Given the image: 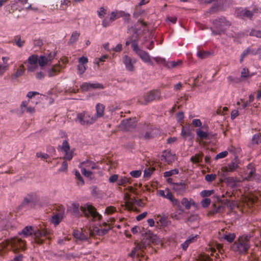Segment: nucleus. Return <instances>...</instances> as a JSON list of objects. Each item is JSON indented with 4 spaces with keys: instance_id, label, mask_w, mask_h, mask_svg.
Masks as SVG:
<instances>
[{
    "instance_id": "1",
    "label": "nucleus",
    "mask_w": 261,
    "mask_h": 261,
    "mask_svg": "<svg viewBox=\"0 0 261 261\" xmlns=\"http://www.w3.org/2000/svg\"><path fill=\"white\" fill-rule=\"evenodd\" d=\"M72 213L76 217L82 216L83 214L86 217L91 216L93 218L100 220L101 218L96 210V208L91 204H86L84 206H80L79 203L72 204Z\"/></svg>"
},
{
    "instance_id": "2",
    "label": "nucleus",
    "mask_w": 261,
    "mask_h": 261,
    "mask_svg": "<svg viewBox=\"0 0 261 261\" xmlns=\"http://www.w3.org/2000/svg\"><path fill=\"white\" fill-rule=\"evenodd\" d=\"M10 246L11 249L14 252H16L19 250H24L25 249V244L24 241L18 237L11 238L10 240H7L3 242L0 244V254L3 255L6 252L7 247Z\"/></svg>"
},
{
    "instance_id": "3",
    "label": "nucleus",
    "mask_w": 261,
    "mask_h": 261,
    "mask_svg": "<svg viewBox=\"0 0 261 261\" xmlns=\"http://www.w3.org/2000/svg\"><path fill=\"white\" fill-rule=\"evenodd\" d=\"M250 234L240 236L232 245L231 248L240 254L246 253L250 248Z\"/></svg>"
},
{
    "instance_id": "4",
    "label": "nucleus",
    "mask_w": 261,
    "mask_h": 261,
    "mask_svg": "<svg viewBox=\"0 0 261 261\" xmlns=\"http://www.w3.org/2000/svg\"><path fill=\"white\" fill-rule=\"evenodd\" d=\"M75 121L83 126H88L93 124L95 121V117L87 111L77 114Z\"/></svg>"
},
{
    "instance_id": "5",
    "label": "nucleus",
    "mask_w": 261,
    "mask_h": 261,
    "mask_svg": "<svg viewBox=\"0 0 261 261\" xmlns=\"http://www.w3.org/2000/svg\"><path fill=\"white\" fill-rule=\"evenodd\" d=\"M142 134L140 137L148 140L156 136L159 133V130L153 126L144 124L142 127Z\"/></svg>"
},
{
    "instance_id": "6",
    "label": "nucleus",
    "mask_w": 261,
    "mask_h": 261,
    "mask_svg": "<svg viewBox=\"0 0 261 261\" xmlns=\"http://www.w3.org/2000/svg\"><path fill=\"white\" fill-rule=\"evenodd\" d=\"M161 98L160 92L158 90H152L147 93L144 96L143 100H139L142 105H147L154 100H160Z\"/></svg>"
},
{
    "instance_id": "7",
    "label": "nucleus",
    "mask_w": 261,
    "mask_h": 261,
    "mask_svg": "<svg viewBox=\"0 0 261 261\" xmlns=\"http://www.w3.org/2000/svg\"><path fill=\"white\" fill-rule=\"evenodd\" d=\"M260 13L261 8L255 7L253 8L252 11H250L247 8H245L240 10L239 12V15L242 19L247 18L249 19H252L254 14H258Z\"/></svg>"
},
{
    "instance_id": "8",
    "label": "nucleus",
    "mask_w": 261,
    "mask_h": 261,
    "mask_svg": "<svg viewBox=\"0 0 261 261\" xmlns=\"http://www.w3.org/2000/svg\"><path fill=\"white\" fill-rule=\"evenodd\" d=\"M136 125V118H129L122 121L120 127L124 130L128 131L135 127Z\"/></svg>"
},
{
    "instance_id": "9",
    "label": "nucleus",
    "mask_w": 261,
    "mask_h": 261,
    "mask_svg": "<svg viewBox=\"0 0 261 261\" xmlns=\"http://www.w3.org/2000/svg\"><path fill=\"white\" fill-rule=\"evenodd\" d=\"M213 23L215 25V27L218 29H219L221 31L224 30L225 27H228L230 25V22L226 20L224 17L216 19L213 21Z\"/></svg>"
},
{
    "instance_id": "10",
    "label": "nucleus",
    "mask_w": 261,
    "mask_h": 261,
    "mask_svg": "<svg viewBox=\"0 0 261 261\" xmlns=\"http://www.w3.org/2000/svg\"><path fill=\"white\" fill-rule=\"evenodd\" d=\"M172 189L178 195H182L186 191L187 185L184 182L172 183Z\"/></svg>"
},
{
    "instance_id": "11",
    "label": "nucleus",
    "mask_w": 261,
    "mask_h": 261,
    "mask_svg": "<svg viewBox=\"0 0 261 261\" xmlns=\"http://www.w3.org/2000/svg\"><path fill=\"white\" fill-rule=\"evenodd\" d=\"M257 198L254 195L245 197L243 199L244 209H246V208H251L253 207L255 203L257 202Z\"/></svg>"
},
{
    "instance_id": "12",
    "label": "nucleus",
    "mask_w": 261,
    "mask_h": 261,
    "mask_svg": "<svg viewBox=\"0 0 261 261\" xmlns=\"http://www.w3.org/2000/svg\"><path fill=\"white\" fill-rule=\"evenodd\" d=\"M123 62L127 70L133 71L135 70L134 64L136 62V59H133L128 56L125 55L123 57Z\"/></svg>"
},
{
    "instance_id": "13",
    "label": "nucleus",
    "mask_w": 261,
    "mask_h": 261,
    "mask_svg": "<svg viewBox=\"0 0 261 261\" xmlns=\"http://www.w3.org/2000/svg\"><path fill=\"white\" fill-rule=\"evenodd\" d=\"M48 233V232L46 229L34 230L33 234L35 242L39 244H42L43 242V240L41 239V238L47 236Z\"/></svg>"
},
{
    "instance_id": "14",
    "label": "nucleus",
    "mask_w": 261,
    "mask_h": 261,
    "mask_svg": "<svg viewBox=\"0 0 261 261\" xmlns=\"http://www.w3.org/2000/svg\"><path fill=\"white\" fill-rule=\"evenodd\" d=\"M56 54L55 53L49 54L47 56H41L38 59V64L41 67H43L51 62L54 58Z\"/></svg>"
},
{
    "instance_id": "15",
    "label": "nucleus",
    "mask_w": 261,
    "mask_h": 261,
    "mask_svg": "<svg viewBox=\"0 0 261 261\" xmlns=\"http://www.w3.org/2000/svg\"><path fill=\"white\" fill-rule=\"evenodd\" d=\"M61 150L64 152L65 156L64 159L67 160H70L72 159V152H70V146L67 141L65 140L62 143Z\"/></svg>"
},
{
    "instance_id": "16",
    "label": "nucleus",
    "mask_w": 261,
    "mask_h": 261,
    "mask_svg": "<svg viewBox=\"0 0 261 261\" xmlns=\"http://www.w3.org/2000/svg\"><path fill=\"white\" fill-rule=\"evenodd\" d=\"M162 157L168 164H170V163L174 162L175 159V154H172L171 150H165L163 152Z\"/></svg>"
},
{
    "instance_id": "17",
    "label": "nucleus",
    "mask_w": 261,
    "mask_h": 261,
    "mask_svg": "<svg viewBox=\"0 0 261 261\" xmlns=\"http://www.w3.org/2000/svg\"><path fill=\"white\" fill-rule=\"evenodd\" d=\"M37 200V197L35 194H28L24 198L22 203L23 205L33 204Z\"/></svg>"
},
{
    "instance_id": "18",
    "label": "nucleus",
    "mask_w": 261,
    "mask_h": 261,
    "mask_svg": "<svg viewBox=\"0 0 261 261\" xmlns=\"http://www.w3.org/2000/svg\"><path fill=\"white\" fill-rule=\"evenodd\" d=\"M213 208L208 212L207 215L208 216H213L217 213H222L224 211L225 207L222 205H219L217 206L216 204H213Z\"/></svg>"
},
{
    "instance_id": "19",
    "label": "nucleus",
    "mask_w": 261,
    "mask_h": 261,
    "mask_svg": "<svg viewBox=\"0 0 261 261\" xmlns=\"http://www.w3.org/2000/svg\"><path fill=\"white\" fill-rule=\"evenodd\" d=\"M105 106L103 105L101 103H98L96 106V113L94 116L95 117V120L96 121L97 119L99 118H101L104 116L105 114Z\"/></svg>"
},
{
    "instance_id": "20",
    "label": "nucleus",
    "mask_w": 261,
    "mask_h": 261,
    "mask_svg": "<svg viewBox=\"0 0 261 261\" xmlns=\"http://www.w3.org/2000/svg\"><path fill=\"white\" fill-rule=\"evenodd\" d=\"M137 55L141 59V60L146 63H150L152 65L153 63L151 61L150 57L148 53L143 50H139Z\"/></svg>"
},
{
    "instance_id": "21",
    "label": "nucleus",
    "mask_w": 261,
    "mask_h": 261,
    "mask_svg": "<svg viewBox=\"0 0 261 261\" xmlns=\"http://www.w3.org/2000/svg\"><path fill=\"white\" fill-rule=\"evenodd\" d=\"M239 166L238 163L236 162H231L228 164L226 166L222 167L221 170L223 172H232L235 171Z\"/></svg>"
},
{
    "instance_id": "22",
    "label": "nucleus",
    "mask_w": 261,
    "mask_h": 261,
    "mask_svg": "<svg viewBox=\"0 0 261 261\" xmlns=\"http://www.w3.org/2000/svg\"><path fill=\"white\" fill-rule=\"evenodd\" d=\"M138 252L137 256L138 257H143V251L146 248V245L145 243L143 242H141L137 244L136 246L134 248Z\"/></svg>"
},
{
    "instance_id": "23",
    "label": "nucleus",
    "mask_w": 261,
    "mask_h": 261,
    "mask_svg": "<svg viewBox=\"0 0 261 261\" xmlns=\"http://www.w3.org/2000/svg\"><path fill=\"white\" fill-rule=\"evenodd\" d=\"M132 182V179L130 177H127L123 176L120 177L118 178L117 185L119 186H125L127 184H130Z\"/></svg>"
},
{
    "instance_id": "24",
    "label": "nucleus",
    "mask_w": 261,
    "mask_h": 261,
    "mask_svg": "<svg viewBox=\"0 0 261 261\" xmlns=\"http://www.w3.org/2000/svg\"><path fill=\"white\" fill-rule=\"evenodd\" d=\"M34 230L33 227L27 226L25 227L22 230L21 232L19 233V234H22L24 237H27L33 234Z\"/></svg>"
},
{
    "instance_id": "25",
    "label": "nucleus",
    "mask_w": 261,
    "mask_h": 261,
    "mask_svg": "<svg viewBox=\"0 0 261 261\" xmlns=\"http://www.w3.org/2000/svg\"><path fill=\"white\" fill-rule=\"evenodd\" d=\"M181 203L185 206V208L187 210L190 209L191 205H195V203L192 199L188 200V198L185 197L181 199Z\"/></svg>"
},
{
    "instance_id": "26",
    "label": "nucleus",
    "mask_w": 261,
    "mask_h": 261,
    "mask_svg": "<svg viewBox=\"0 0 261 261\" xmlns=\"http://www.w3.org/2000/svg\"><path fill=\"white\" fill-rule=\"evenodd\" d=\"M28 104H29V102L27 101H23L21 102V105H20V108L22 110V113L24 112L23 108H26V111L27 112L31 113V114L34 113L35 111V108L33 107H27V106L28 105Z\"/></svg>"
},
{
    "instance_id": "27",
    "label": "nucleus",
    "mask_w": 261,
    "mask_h": 261,
    "mask_svg": "<svg viewBox=\"0 0 261 261\" xmlns=\"http://www.w3.org/2000/svg\"><path fill=\"white\" fill-rule=\"evenodd\" d=\"M203 154L202 152L196 154L191 157L190 161L194 164H197L201 162L202 160Z\"/></svg>"
},
{
    "instance_id": "28",
    "label": "nucleus",
    "mask_w": 261,
    "mask_h": 261,
    "mask_svg": "<svg viewBox=\"0 0 261 261\" xmlns=\"http://www.w3.org/2000/svg\"><path fill=\"white\" fill-rule=\"evenodd\" d=\"M181 135L185 140L188 137L191 136V132L189 126H183L181 130Z\"/></svg>"
},
{
    "instance_id": "29",
    "label": "nucleus",
    "mask_w": 261,
    "mask_h": 261,
    "mask_svg": "<svg viewBox=\"0 0 261 261\" xmlns=\"http://www.w3.org/2000/svg\"><path fill=\"white\" fill-rule=\"evenodd\" d=\"M60 72V66L58 65H54L48 70V76L52 77L56 75Z\"/></svg>"
},
{
    "instance_id": "30",
    "label": "nucleus",
    "mask_w": 261,
    "mask_h": 261,
    "mask_svg": "<svg viewBox=\"0 0 261 261\" xmlns=\"http://www.w3.org/2000/svg\"><path fill=\"white\" fill-rule=\"evenodd\" d=\"M182 63L181 60L171 61L166 63L165 65L168 68H173L180 66Z\"/></svg>"
},
{
    "instance_id": "31",
    "label": "nucleus",
    "mask_w": 261,
    "mask_h": 261,
    "mask_svg": "<svg viewBox=\"0 0 261 261\" xmlns=\"http://www.w3.org/2000/svg\"><path fill=\"white\" fill-rule=\"evenodd\" d=\"M231 194L230 193H228V192H226L225 193V195L223 194L221 196V197L218 198V201L219 202L221 203L222 204H224L225 205H228V204L230 202V200L226 199H222V198H224L225 197H231Z\"/></svg>"
},
{
    "instance_id": "32",
    "label": "nucleus",
    "mask_w": 261,
    "mask_h": 261,
    "mask_svg": "<svg viewBox=\"0 0 261 261\" xmlns=\"http://www.w3.org/2000/svg\"><path fill=\"white\" fill-rule=\"evenodd\" d=\"M122 14H123V11H121L112 12L110 17V21L113 22L115 20L117 19L120 17H122Z\"/></svg>"
},
{
    "instance_id": "33",
    "label": "nucleus",
    "mask_w": 261,
    "mask_h": 261,
    "mask_svg": "<svg viewBox=\"0 0 261 261\" xmlns=\"http://www.w3.org/2000/svg\"><path fill=\"white\" fill-rule=\"evenodd\" d=\"M173 206L175 207L177 210L180 211L181 213L184 212V210L180 204V201L174 197L170 200Z\"/></svg>"
},
{
    "instance_id": "34",
    "label": "nucleus",
    "mask_w": 261,
    "mask_h": 261,
    "mask_svg": "<svg viewBox=\"0 0 261 261\" xmlns=\"http://www.w3.org/2000/svg\"><path fill=\"white\" fill-rule=\"evenodd\" d=\"M223 240H226L229 243H232L236 238V234L234 233H229L228 234H221Z\"/></svg>"
},
{
    "instance_id": "35",
    "label": "nucleus",
    "mask_w": 261,
    "mask_h": 261,
    "mask_svg": "<svg viewBox=\"0 0 261 261\" xmlns=\"http://www.w3.org/2000/svg\"><path fill=\"white\" fill-rule=\"evenodd\" d=\"M245 35V33L243 32H234L231 34V37L233 38L234 41L238 42L240 39L243 38Z\"/></svg>"
},
{
    "instance_id": "36",
    "label": "nucleus",
    "mask_w": 261,
    "mask_h": 261,
    "mask_svg": "<svg viewBox=\"0 0 261 261\" xmlns=\"http://www.w3.org/2000/svg\"><path fill=\"white\" fill-rule=\"evenodd\" d=\"M38 56L36 55H32L28 58V62L30 65L37 67V63L38 62Z\"/></svg>"
},
{
    "instance_id": "37",
    "label": "nucleus",
    "mask_w": 261,
    "mask_h": 261,
    "mask_svg": "<svg viewBox=\"0 0 261 261\" xmlns=\"http://www.w3.org/2000/svg\"><path fill=\"white\" fill-rule=\"evenodd\" d=\"M24 72V66L23 64H21L19 67L17 69L16 72L12 75L13 78H17L22 75Z\"/></svg>"
},
{
    "instance_id": "38",
    "label": "nucleus",
    "mask_w": 261,
    "mask_h": 261,
    "mask_svg": "<svg viewBox=\"0 0 261 261\" xmlns=\"http://www.w3.org/2000/svg\"><path fill=\"white\" fill-rule=\"evenodd\" d=\"M248 177L249 178L253 176L255 173V169L252 164H249L247 166Z\"/></svg>"
},
{
    "instance_id": "39",
    "label": "nucleus",
    "mask_w": 261,
    "mask_h": 261,
    "mask_svg": "<svg viewBox=\"0 0 261 261\" xmlns=\"http://www.w3.org/2000/svg\"><path fill=\"white\" fill-rule=\"evenodd\" d=\"M62 219V216L59 214H57L53 216L51 222L55 225H58Z\"/></svg>"
},
{
    "instance_id": "40",
    "label": "nucleus",
    "mask_w": 261,
    "mask_h": 261,
    "mask_svg": "<svg viewBox=\"0 0 261 261\" xmlns=\"http://www.w3.org/2000/svg\"><path fill=\"white\" fill-rule=\"evenodd\" d=\"M81 164L82 165H85L84 168H85L86 169V168H90L91 169H94L96 168L95 164L91 161H86L82 162Z\"/></svg>"
},
{
    "instance_id": "41",
    "label": "nucleus",
    "mask_w": 261,
    "mask_h": 261,
    "mask_svg": "<svg viewBox=\"0 0 261 261\" xmlns=\"http://www.w3.org/2000/svg\"><path fill=\"white\" fill-rule=\"evenodd\" d=\"M80 34L76 31L74 32L70 38L69 41V43H73L76 41L80 36Z\"/></svg>"
},
{
    "instance_id": "42",
    "label": "nucleus",
    "mask_w": 261,
    "mask_h": 261,
    "mask_svg": "<svg viewBox=\"0 0 261 261\" xmlns=\"http://www.w3.org/2000/svg\"><path fill=\"white\" fill-rule=\"evenodd\" d=\"M197 135L201 140L205 139L207 138L208 135L206 132L199 129L197 130Z\"/></svg>"
},
{
    "instance_id": "43",
    "label": "nucleus",
    "mask_w": 261,
    "mask_h": 261,
    "mask_svg": "<svg viewBox=\"0 0 261 261\" xmlns=\"http://www.w3.org/2000/svg\"><path fill=\"white\" fill-rule=\"evenodd\" d=\"M135 198L131 199L130 201H126L125 203V207L129 211L133 210V205L135 204Z\"/></svg>"
},
{
    "instance_id": "44",
    "label": "nucleus",
    "mask_w": 261,
    "mask_h": 261,
    "mask_svg": "<svg viewBox=\"0 0 261 261\" xmlns=\"http://www.w3.org/2000/svg\"><path fill=\"white\" fill-rule=\"evenodd\" d=\"M75 175L77 181V184L80 185H83L84 184V180L80 172L76 171L75 172Z\"/></svg>"
},
{
    "instance_id": "45",
    "label": "nucleus",
    "mask_w": 261,
    "mask_h": 261,
    "mask_svg": "<svg viewBox=\"0 0 261 261\" xmlns=\"http://www.w3.org/2000/svg\"><path fill=\"white\" fill-rule=\"evenodd\" d=\"M253 75V74H250L249 71L247 68H243L241 71V77L246 78V77H250Z\"/></svg>"
},
{
    "instance_id": "46",
    "label": "nucleus",
    "mask_w": 261,
    "mask_h": 261,
    "mask_svg": "<svg viewBox=\"0 0 261 261\" xmlns=\"http://www.w3.org/2000/svg\"><path fill=\"white\" fill-rule=\"evenodd\" d=\"M178 173V170L177 169H174L173 170H171L169 171H166L164 173V176L165 177H168L172 176L174 174H177Z\"/></svg>"
},
{
    "instance_id": "47",
    "label": "nucleus",
    "mask_w": 261,
    "mask_h": 261,
    "mask_svg": "<svg viewBox=\"0 0 261 261\" xmlns=\"http://www.w3.org/2000/svg\"><path fill=\"white\" fill-rule=\"evenodd\" d=\"M249 35L261 38V31L252 29L249 33Z\"/></svg>"
},
{
    "instance_id": "48",
    "label": "nucleus",
    "mask_w": 261,
    "mask_h": 261,
    "mask_svg": "<svg viewBox=\"0 0 261 261\" xmlns=\"http://www.w3.org/2000/svg\"><path fill=\"white\" fill-rule=\"evenodd\" d=\"M73 236L75 238L79 239L81 240H85L87 239L86 237L77 231H74L73 232Z\"/></svg>"
},
{
    "instance_id": "49",
    "label": "nucleus",
    "mask_w": 261,
    "mask_h": 261,
    "mask_svg": "<svg viewBox=\"0 0 261 261\" xmlns=\"http://www.w3.org/2000/svg\"><path fill=\"white\" fill-rule=\"evenodd\" d=\"M154 170V168H148L147 169H145L144 171V177H150Z\"/></svg>"
},
{
    "instance_id": "50",
    "label": "nucleus",
    "mask_w": 261,
    "mask_h": 261,
    "mask_svg": "<svg viewBox=\"0 0 261 261\" xmlns=\"http://www.w3.org/2000/svg\"><path fill=\"white\" fill-rule=\"evenodd\" d=\"M217 175L215 174H207L205 176V179L207 182H212L216 179Z\"/></svg>"
},
{
    "instance_id": "51",
    "label": "nucleus",
    "mask_w": 261,
    "mask_h": 261,
    "mask_svg": "<svg viewBox=\"0 0 261 261\" xmlns=\"http://www.w3.org/2000/svg\"><path fill=\"white\" fill-rule=\"evenodd\" d=\"M81 172L85 176L88 178H91V176L93 174L92 172L88 171L85 168H82L81 169Z\"/></svg>"
},
{
    "instance_id": "52",
    "label": "nucleus",
    "mask_w": 261,
    "mask_h": 261,
    "mask_svg": "<svg viewBox=\"0 0 261 261\" xmlns=\"http://www.w3.org/2000/svg\"><path fill=\"white\" fill-rule=\"evenodd\" d=\"M213 193V190H203L200 192V195L202 197H206L211 196Z\"/></svg>"
},
{
    "instance_id": "53",
    "label": "nucleus",
    "mask_w": 261,
    "mask_h": 261,
    "mask_svg": "<svg viewBox=\"0 0 261 261\" xmlns=\"http://www.w3.org/2000/svg\"><path fill=\"white\" fill-rule=\"evenodd\" d=\"M228 83L229 84L238 83L241 82V80L238 77H233L232 76H229L227 77Z\"/></svg>"
},
{
    "instance_id": "54",
    "label": "nucleus",
    "mask_w": 261,
    "mask_h": 261,
    "mask_svg": "<svg viewBox=\"0 0 261 261\" xmlns=\"http://www.w3.org/2000/svg\"><path fill=\"white\" fill-rule=\"evenodd\" d=\"M211 199L210 198H206L203 199L201 201V204L203 207L206 208V207H207L210 205V204H211Z\"/></svg>"
},
{
    "instance_id": "55",
    "label": "nucleus",
    "mask_w": 261,
    "mask_h": 261,
    "mask_svg": "<svg viewBox=\"0 0 261 261\" xmlns=\"http://www.w3.org/2000/svg\"><path fill=\"white\" fill-rule=\"evenodd\" d=\"M228 155V152L227 151H224L221 152L219 153L215 158L216 160H217L220 159L224 158Z\"/></svg>"
},
{
    "instance_id": "56",
    "label": "nucleus",
    "mask_w": 261,
    "mask_h": 261,
    "mask_svg": "<svg viewBox=\"0 0 261 261\" xmlns=\"http://www.w3.org/2000/svg\"><path fill=\"white\" fill-rule=\"evenodd\" d=\"M15 41L18 46L21 47L23 45L24 41L21 40L20 37L19 36H16L15 37Z\"/></svg>"
},
{
    "instance_id": "57",
    "label": "nucleus",
    "mask_w": 261,
    "mask_h": 261,
    "mask_svg": "<svg viewBox=\"0 0 261 261\" xmlns=\"http://www.w3.org/2000/svg\"><path fill=\"white\" fill-rule=\"evenodd\" d=\"M132 47L134 50V51H135V53L137 54L138 53V51L139 50H141V49H140L139 47H138V43L137 42L134 40V41H132Z\"/></svg>"
},
{
    "instance_id": "58",
    "label": "nucleus",
    "mask_w": 261,
    "mask_h": 261,
    "mask_svg": "<svg viewBox=\"0 0 261 261\" xmlns=\"http://www.w3.org/2000/svg\"><path fill=\"white\" fill-rule=\"evenodd\" d=\"M130 174L132 176L138 178L141 175V171L140 170H134L130 172Z\"/></svg>"
},
{
    "instance_id": "59",
    "label": "nucleus",
    "mask_w": 261,
    "mask_h": 261,
    "mask_svg": "<svg viewBox=\"0 0 261 261\" xmlns=\"http://www.w3.org/2000/svg\"><path fill=\"white\" fill-rule=\"evenodd\" d=\"M8 64H6L4 65H0V75H2L4 72L8 70Z\"/></svg>"
},
{
    "instance_id": "60",
    "label": "nucleus",
    "mask_w": 261,
    "mask_h": 261,
    "mask_svg": "<svg viewBox=\"0 0 261 261\" xmlns=\"http://www.w3.org/2000/svg\"><path fill=\"white\" fill-rule=\"evenodd\" d=\"M199 261H211V259L209 256L206 255H201L198 258Z\"/></svg>"
},
{
    "instance_id": "61",
    "label": "nucleus",
    "mask_w": 261,
    "mask_h": 261,
    "mask_svg": "<svg viewBox=\"0 0 261 261\" xmlns=\"http://www.w3.org/2000/svg\"><path fill=\"white\" fill-rule=\"evenodd\" d=\"M259 135L258 134L254 135L252 139V143L254 144H257L259 141Z\"/></svg>"
},
{
    "instance_id": "62",
    "label": "nucleus",
    "mask_w": 261,
    "mask_h": 261,
    "mask_svg": "<svg viewBox=\"0 0 261 261\" xmlns=\"http://www.w3.org/2000/svg\"><path fill=\"white\" fill-rule=\"evenodd\" d=\"M174 197V196H173L172 193L169 191V190L167 189L166 190V193H165L164 198H167L170 201Z\"/></svg>"
},
{
    "instance_id": "63",
    "label": "nucleus",
    "mask_w": 261,
    "mask_h": 261,
    "mask_svg": "<svg viewBox=\"0 0 261 261\" xmlns=\"http://www.w3.org/2000/svg\"><path fill=\"white\" fill-rule=\"evenodd\" d=\"M97 13L99 17L102 18L106 14V10L103 7H101L99 9V10H98Z\"/></svg>"
},
{
    "instance_id": "64",
    "label": "nucleus",
    "mask_w": 261,
    "mask_h": 261,
    "mask_svg": "<svg viewBox=\"0 0 261 261\" xmlns=\"http://www.w3.org/2000/svg\"><path fill=\"white\" fill-rule=\"evenodd\" d=\"M77 69L79 74H82L85 71L86 68L84 65L79 64L77 66Z\"/></svg>"
}]
</instances>
